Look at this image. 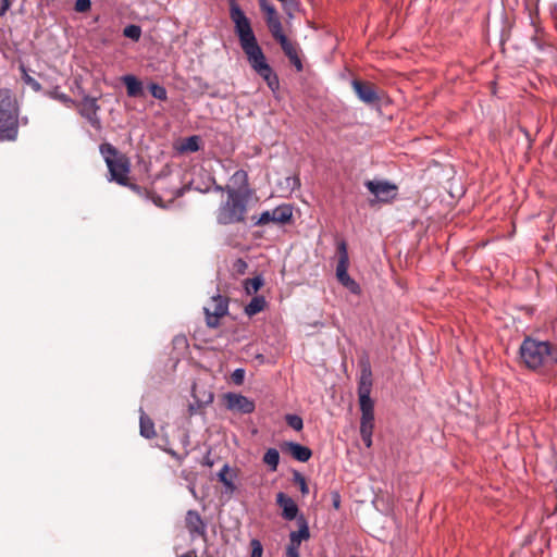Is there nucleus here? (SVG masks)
<instances>
[{"label": "nucleus", "instance_id": "19", "mask_svg": "<svg viewBox=\"0 0 557 557\" xmlns=\"http://www.w3.org/2000/svg\"><path fill=\"white\" fill-rule=\"evenodd\" d=\"M122 82L126 86L128 97H139L143 95V84L134 75H125Z\"/></svg>", "mask_w": 557, "mask_h": 557}, {"label": "nucleus", "instance_id": "9", "mask_svg": "<svg viewBox=\"0 0 557 557\" xmlns=\"http://www.w3.org/2000/svg\"><path fill=\"white\" fill-rule=\"evenodd\" d=\"M366 187L380 201H389L395 198L397 186L386 181H367Z\"/></svg>", "mask_w": 557, "mask_h": 557}, {"label": "nucleus", "instance_id": "3", "mask_svg": "<svg viewBox=\"0 0 557 557\" xmlns=\"http://www.w3.org/2000/svg\"><path fill=\"white\" fill-rule=\"evenodd\" d=\"M520 355L523 362L530 369H537L542 366L557 362V347L547 342L527 338L520 347Z\"/></svg>", "mask_w": 557, "mask_h": 557}, {"label": "nucleus", "instance_id": "14", "mask_svg": "<svg viewBox=\"0 0 557 557\" xmlns=\"http://www.w3.org/2000/svg\"><path fill=\"white\" fill-rule=\"evenodd\" d=\"M99 110V106L97 103V99L86 97L82 103L79 112L81 114L87 119V121L90 123L92 127L96 129L100 128V120L97 115V112Z\"/></svg>", "mask_w": 557, "mask_h": 557}, {"label": "nucleus", "instance_id": "43", "mask_svg": "<svg viewBox=\"0 0 557 557\" xmlns=\"http://www.w3.org/2000/svg\"><path fill=\"white\" fill-rule=\"evenodd\" d=\"M53 97L55 99L60 100L61 102L65 103V104H69V103L73 102L72 99L67 95H65L63 92H54Z\"/></svg>", "mask_w": 557, "mask_h": 557}, {"label": "nucleus", "instance_id": "37", "mask_svg": "<svg viewBox=\"0 0 557 557\" xmlns=\"http://www.w3.org/2000/svg\"><path fill=\"white\" fill-rule=\"evenodd\" d=\"M273 222V216L271 211H264L260 214L259 219L256 221L255 225L263 226Z\"/></svg>", "mask_w": 557, "mask_h": 557}, {"label": "nucleus", "instance_id": "36", "mask_svg": "<svg viewBox=\"0 0 557 557\" xmlns=\"http://www.w3.org/2000/svg\"><path fill=\"white\" fill-rule=\"evenodd\" d=\"M250 548H251L250 557H262L263 546L259 540L252 539L250 541Z\"/></svg>", "mask_w": 557, "mask_h": 557}, {"label": "nucleus", "instance_id": "5", "mask_svg": "<svg viewBox=\"0 0 557 557\" xmlns=\"http://www.w3.org/2000/svg\"><path fill=\"white\" fill-rule=\"evenodd\" d=\"M227 299L220 295L213 296L210 302L203 308L208 326L216 327L220 319L227 313Z\"/></svg>", "mask_w": 557, "mask_h": 557}, {"label": "nucleus", "instance_id": "35", "mask_svg": "<svg viewBox=\"0 0 557 557\" xmlns=\"http://www.w3.org/2000/svg\"><path fill=\"white\" fill-rule=\"evenodd\" d=\"M294 482L299 486L301 494L305 496L309 493V487L306 478L299 472L294 473Z\"/></svg>", "mask_w": 557, "mask_h": 557}, {"label": "nucleus", "instance_id": "23", "mask_svg": "<svg viewBox=\"0 0 557 557\" xmlns=\"http://www.w3.org/2000/svg\"><path fill=\"white\" fill-rule=\"evenodd\" d=\"M140 434L146 438H151L156 435L154 431V424L152 420L144 412L141 411L140 414Z\"/></svg>", "mask_w": 557, "mask_h": 557}, {"label": "nucleus", "instance_id": "47", "mask_svg": "<svg viewBox=\"0 0 557 557\" xmlns=\"http://www.w3.org/2000/svg\"><path fill=\"white\" fill-rule=\"evenodd\" d=\"M188 488H189V492L191 493V495H193L194 497H196V496H197V494H196V490H195V487H194L193 485H190Z\"/></svg>", "mask_w": 557, "mask_h": 557}, {"label": "nucleus", "instance_id": "12", "mask_svg": "<svg viewBox=\"0 0 557 557\" xmlns=\"http://www.w3.org/2000/svg\"><path fill=\"white\" fill-rule=\"evenodd\" d=\"M17 134V114L0 113V139L13 140Z\"/></svg>", "mask_w": 557, "mask_h": 557}, {"label": "nucleus", "instance_id": "38", "mask_svg": "<svg viewBox=\"0 0 557 557\" xmlns=\"http://www.w3.org/2000/svg\"><path fill=\"white\" fill-rule=\"evenodd\" d=\"M231 379L234 384L242 385L245 380V370L244 369L234 370L231 375Z\"/></svg>", "mask_w": 557, "mask_h": 557}, {"label": "nucleus", "instance_id": "41", "mask_svg": "<svg viewBox=\"0 0 557 557\" xmlns=\"http://www.w3.org/2000/svg\"><path fill=\"white\" fill-rule=\"evenodd\" d=\"M372 431H360V435L364 445L370 448L372 445Z\"/></svg>", "mask_w": 557, "mask_h": 557}, {"label": "nucleus", "instance_id": "44", "mask_svg": "<svg viewBox=\"0 0 557 557\" xmlns=\"http://www.w3.org/2000/svg\"><path fill=\"white\" fill-rule=\"evenodd\" d=\"M201 404H190L188 407V412L190 416L196 414L200 411Z\"/></svg>", "mask_w": 557, "mask_h": 557}, {"label": "nucleus", "instance_id": "2", "mask_svg": "<svg viewBox=\"0 0 557 557\" xmlns=\"http://www.w3.org/2000/svg\"><path fill=\"white\" fill-rule=\"evenodd\" d=\"M248 195H239L234 190L226 194L215 212L216 222L221 225L244 223L248 212Z\"/></svg>", "mask_w": 557, "mask_h": 557}, {"label": "nucleus", "instance_id": "22", "mask_svg": "<svg viewBox=\"0 0 557 557\" xmlns=\"http://www.w3.org/2000/svg\"><path fill=\"white\" fill-rule=\"evenodd\" d=\"M17 114L14 99L5 91L0 92V113L2 114Z\"/></svg>", "mask_w": 557, "mask_h": 557}, {"label": "nucleus", "instance_id": "24", "mask_svg": "<svg viewBox=\"0 0 557 557\" xmlns=\"http://www.w3.org/2000/svg\"><path fill=\"white\" fill-rule=\"evenodd\" d=\"M265 307V299L261 296L253 297L250 302L245 307V313L248 317H253L261 312Z\"/></svg>", "mask_w": 557, "mask_h": 557}, {"label": "nucleus", "instance_id": "30", "mask_svg": "<svg viewBox=\"0 0 557 557\" xmlns=\"http://www.w3.org/2000/svg\"><path fill=\"white\" fill-rule=\"evenodd\" d=\"M259 4L262 12L265 14V20L278 16L275 7L268 0H260Z\"/></svg>", "mask_w": 557, "mask_h": 557}, {"label": "nucleus", "instance_id": "15", "mask_svg": "<svg viewBox=\"0 0 557 557\" xmlns=\"http://www.w3.org/2000/svg\"><path fill=\"white\" fill-rule=\"evenodd\" d=\"M282 449L288 453L294 459L300 462L308 461L312 456V451L310 448L294 442L284 443Z\"/></svg>", "mask_w": 557, "mask_h": 557}, {"label": "nucleus", "instance_id": "6", "mask_svg": "<svg viewBox=\"0 0 557 557\" xmlns=\"http://www.w3.org/2000/svg\"><path fill=\"white\" fill-rule=\"evenodd\" d=\"M298 530L289 533V543L286 546V557H300L299 549L302 541L310 537V531L306 519L301 516L298 518Z\"/></svg>", "mask_w": 557, "mask_h": 557}, {"label": "nucleus", "instance_id": "40", "mask_svg": "<svg viewBox=\"0 0 557 557\" xmlns=\"http://www.w3.org/2000/svg\"><path fill=\"white\" fill-rule=\"evenodd\" d=\"M344 287L355 295H359L361 293L360 285L354 278H350L347 283H345Z\"/></svg>", "mask_w": 557, "mask_h": 557}, {"label": "nucleus", "instance_id": "16", "mask_svg": "<svg viewBox=\"0 0 557 557\" xmlns=\"http://www.w3.org/2000/svg\"><path fill=\"white\" fill-rule=\"evenodd\" d=\"M186 527L191 534H197L199 536L206 537L207 527L200 517V515L195 510H188L186 513Z\"/></svg>", "mask_w": 557, "mask_h": 557}, {"label": "nucleus", "instance_id": "32", "mask_svg": "<svg viewBox=\"0 0 557 557\" xmlns=\"http://www.w3.org/2000/svg\"><path fill=\"white\" fill-rule=\"evenodd\" d=\"M21 71H22V79L24 81V83L26 85H28L35 91H39L41 89V85L39 84V82H37L34 77H32L24 66H21Z\"/></svg>", "mask_w": 557, "mask_h": 557}, {"label": "nucleus", "instance_id": "39", "mask_svg": "<svg viewBox=\"0 0 557 557\" xmlns=\"http://www.w3.org/2000/svg\"><path fill=\"white\" fill-rule=\"evenodd\" d=\"M90 0H76L74 5L75 10L81 13L87 12L90 9Z\"/></svg>", "mask_w": 557, "mask_h": 557}, {"label": "nucleus", "instance_id": "34", "mask_svg": "<svg viewBox=\"0 0 557 557\" xmlns=\"http://www.w3.org/2000/svg\"><path fill=\"white\" fill-rule=\"evenodd\" d=\"M374 429V414H361L360 431H372Z\"/></svg>", "mask_w": 557, "mask_h": 557}, {"label": "nucleus", "instance_id": "50", "mask_svg": "<svg viewBox=\"0 0 557 557\" xmlns=\"http://www.w3.org/2000/svg\"><path fill=\"white\" fill-rule=\"evenodd\" d=\"M334 506H335L336 508H338V506H339V502H338V500L334 502Z\"/></svg>", "mask_w": 557, "mask_h": 557}, {"label": "nucleus", "instance_id": "18", "mask_svg": "<svg viewBox=\"0 0 557 557\" xmlns=\"http://www.w3.org/2000/svg\"><path fill=\"white\" fill-rule=\"evenodd\" d=\"M372 389V372L369 366L361 370V375L358 384V395H371Z\"/></svg>", "mask_w": 557, "mask_h": 557}, {"label": "nucleus", "instance_id": "49", "mask_svg": "<svg viewBox=\"0 0 557 557\" xmlns=\"http://www.w3.org/2000/svg\"><path fill=\"white\" fill-rule=\"evenodd\" d=\"M212 399H213V395H212V394H209L208 399H207V401H206V403H211V401H212Z\"/></svg>", "mask_w": 557, "mask_h": 557}, {"label": "nucleus", "instance_id": "29", "mask_svg": "<svg viewBox=\"0 0 557 557\" xmlns=\"http://www.w3.org/2000/svg\"><path fill=\"white\" fill-rule=\"evenodd\" d=\"M149 90H150L151 96L158 100L164 101L168 99L166 89L159 84H156V83L150 84Z\"/></svg>", "mask_w": 557, "mask_h": 557}, {"label": "nucleus", "instance_id": "20", "mask_svg": "<svg viewBox=\"0 0 557 557\" xmlns=\"http://www.w3.org/2000/svg\"><path fill=\"white\" fill-rule=\"evenodd\" d=\"M273 223L285 224L292 220L293 208L289 205H281L271 211Z\"/></svg>", "mask_w": 557, "mask_h": 557}, {"label": "nucleus", "instance_id": "33", "mask_svg": "<svg viewBox=\"0 0 557 557\" xmlns=\"http://www.w3.org/2000/svg\"><path fill=\"white\" fill-rule=\"evenodd\" d=\"M285 421L295 431H300L304 428L302 419L297 414H286Z\"/></svg>", "mask_w": 557, "mask_h": 557}, {"label": "nucleus", "instance_id": "17", "mask_svg": "<svg viewBox=\"0 0 557 557\" xmlns=\"http://www.w3.org/2000/svg\"><path fill=\"white\" fill-rule=\"evenodd\" d=\"M272 37L278 42L284 44L288 38L283 32V26L280 16L267 18L265 21Z\"/></svg>", "mask_w": 557, "mask_h": 557}, {"label": "nucleus", "instance_id": "8", "mask_svg": "<svg viewBox=\"0 0 557 557\" xmlns=\"http://www.w3.org/2000/svg\"><path fill=\"white\" fill-rule=\"evenodd\" d=\"M337 264H336V277L338 282L344 286L351 277L348 274L349 268V256L347 245L344 240L337 243L336 246Z\"/></svg>", "mask_w": 557, "mask_h": 557}, {"label": "nucleus", "instance_id": "45", "mask_svg": "<svg viewBox=\"0 0 557 557\" xmlns=\"http://www.w3.org/2000/svg\"><path fill=\"white\" fill-rule=\"evenodd\" d=\"M250 286L251 288L253 289V292H257L261 285H262V281L260 278H253L250 281Z\"/></svg>", "mask_w": 557, "mask_h": 557}, {"label": "nucleus", "instance_id": "10", "mask_svg": "<svg viewBox=\"0 0 557 557\" xmlns=\"http://www.w3.org/2000/svg\"><path fill=\"white\" fill-rule=\"evenodd\" d=\"M224 401L228 410L238 411L242 413H251L256 408L253 400L242 394L232 392L224 395Z\"/></svg>", "mask_w": 557, "mask_h": 557}, {"label": "nucleus", "instance_id": "42", "mask_svg": "<svg viewBox=\"0 0 557 557\" xmlns=\"http://www.w3.org/2000/svg\"><path fill=\"white\" fill-rule=\"evenodd\" d=\"M13 0H0V15L3 16L11 8Z\"/></svg>", "mask_w": 557, "mask_h": 557}, {"label": "nucleus", "instance_id": "26", "mask_svg": "<svg viewBox=\"0 0 557 557\" xmlns=\"http://www.w3.org/2000/svg\"><path fill=\"white\" fill-rule=\"evenodd\" d=\"M263 462L270 467L271 471H276L280 462V454L275 448H269L263 455Z\"/></svg>", "mask_w": 557, "mask_h": 557}, {"label": "nucleus", "instance_id": "11", "mask_svg": "<svg viewBox=\"0 0 557 557\" xmlns=\"http://www.w3.org/2000/svg\"><path fill=\"white\" fill-rule=\"evenodd\" d=\"M351 86L358 98L364 103L372 104L379 100V96L373 84L354 79L351 82Z\"/></svg>", "mask_w": 557, "mask_h": 557}, {"label": "nucleus", "instance_id": "25", "mask_svg": "<svg viewBox=\"0 0 557 557\" xmlns=\"http://www.w3.org/2000/svg\"><path fill=\"white\" fill-rule=\"evenodd\" d=\"M200 148V138L196 135L189 136L182 140L178 150L181 152H196Z\"/></svg>", "mask_w": 557, "mask_h": 557}, {"label": "nucleus", "instance_id": "1", "mask_svg": "<svg viewBox=\"0 0 557 557\" xmlns=\"http://www.w3.org/2000/svg\"><path fill=\"white\" fill-rule=\"evenodd\" d=\"M230 17L234 23L239 45L246 54L250 66L264 79L268 87L272 91H275L280 86L278 77L267 62L265 55L252 30L250 21L235 0H231L230 2Z\"/></svg>", "mask_w": 557, "mask_h": 557}, {"label": "nucleus", "instance_id": "4", "mask_svg": "<svg viewBox=\"0 0 557 557\" xmlns=\"http://www.w3.org/2000/svg\"><path fill=\"white\" fill-rule=\"evenodd\" d=\"M100 152L103 157L110 173V180L120 185L126 186L128 184V174L131 171V163L128 158L119 152L111 144H102Z\"/></svg>", "mask_w": 557, "mask_h": 557}, {"label": "nucleus", "instance_id": "21", "mask_svg": "<svg viewBox=\"0 0 557 557\" xmlns=\"http://www.w3.org/2000/svg\"><path fill=\"white\" fill-rule=\"evenodd\" d=\"M282 50L286 54V57L289 59V61L294 64V66L298 70H302V63L301 60L298 57L297 50L295 46L287 39L284 44H280Z\"/></svg>", "mask_w": 557, "mask_h": 557}, {"label": "nucleus", "instance_id": "13", "mask_svg": "<svg viewBox=\"0 0 557 557\" xmlns=\"http://www.w3.org/2000/svg\"><path fill=\"white\" fill-rule=\"evenodd\" d=\"M276 505L281 508V516L284 520L292 521L298 516V506L287 494L280 492L276 494Z\"/></svg>", "mask_w": 557, "mask_h": 557}, {"label": "nucleus", "instance_id": "27", "mask_svg": "<svg viewBox=\"0 0 557 557\" xmlns=\"http://www.w3.org/2000/svg\"><path fill=\"white\" fill-rule=\"evenodd\" d=\"M361 414H374V401L370 395H358Z\"/></svg>", "mask_w": 557, "mask_h": 557}, {"label": "nucleus", "instance_id": "7", "mask_svg": "<svg viewBox=\"0 0 557 557\" xmlns=\"http://www.w3.org/2000/svg\"><path fill=\"white\" fill-rule=\"evenodd\" d=\"M213 189L215 191L231 194V190H234L239 195H248L250 197V189L248 187V174L244 170H237L230 178L228 184L225 186L214 185Z\"/></svg>", "mask_w": 557, "mask_h": 557}, {"label": "nucleus", "instance_id": "46", "mask_svg": "<svg viewBox=\"0 0 557 557\" xmlns=\"http://www.w3.org/2000/svg\"><path fill=\"white\" fill-rule=\"evenodd\" d=\"M166 453L170 454L172 457H174L175 459H177L180 462H182L183 460V457L177 455L176 451L172 450V449H166Z\"/></svg>", "mask_w": 557, "mask_h": 557}, {"label": "nucleus", "instance_id": "31", "mask_svg": "<svg viewBox=\"0 0 557 557\" xmlns=\"http://www.w3.org/2000/svg\"><path fill=\"white\" fill-rule=\"evenodd\" d=\"M123 35L134 41H138L141 36V28L137 25H128L124 28Z\"/></svg>", "mask_w": 557, "mask_h": 557}, {"label": "nucleus", "instance_id": "28", "mask_svg": "<svg viewBox=\"0 0 557 557\" xmlns=\"http://www.w3.org/2000/svg\"><path fill=\"white\" fill-rule=\"evenodd\" d=\"M230 472V467L224 465L223 468L218 473L219 481L226 487V490L233 492L235 490V485L231 479L227 478V473Z\"/></svg>", "mask_w": 557, "mask_h": 557}, {"label": "nucleus", "instance_id": "48", "mask_svg": "<svg viewBox=\"0 0 557 557\" xmlns=\"http://www.w3.org/2000/svg\"><path fill=\"white\" fill-rule=\"evenodd\" d=\"M178 557H196V555H195V553H187V554L178 556Z\"/></svg>", "mask_w": 557, "mask_h": 557}]
</instances>
